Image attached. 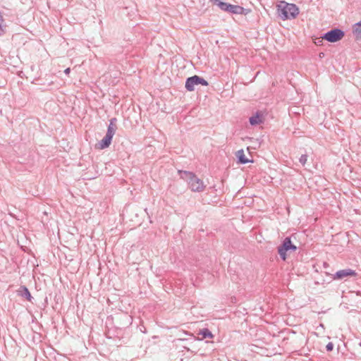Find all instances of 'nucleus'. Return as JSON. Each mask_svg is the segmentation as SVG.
Returning a JSON list of instances; mask_svg holds the SVG:
<instances>
[{"mask_svg": "<svg viewBox=\"0 0 361 361\" xmlns=\"http://www.w3.org/2000/svg\"><path fill=\"white\" fill-rule=\"evenodd\" d=\"M277 13L282 20L293 19L298 15L299 9L294 4L281 1L277 5Z\"/></svg>", "mask_w": 361, "mask_h": 361, "instance_id": "1", "label": "nucleus"}, {"mask_svg": "<svg viewBox=\"0 0 361 361\" xmlns=\"http://www.w3.org/2000/svg\"><path fill=\"white\" fill-rule=\"evenodd\" d=\"M180 176L185 180L188 187L193 192H202L204 189L203 181L197 178L193 173L186 171H179Z\"/></svg>", "mask_w": 361, "mask_h": 361, "instance_id": "2", "label": "nucleus"}, {"mask_svg": "<svg viewBox=\"0 0 361 361\" xmlns=\"http://www.w3.org/2000/svg\"><path fill=\"white\" fill-rule=\"evenodd\" d=\"M116 121L115 118H111L110 120V123L108 126L107 131L106 135L104 138L99 142V148L103 149L107 148L111 142L112 138L116 132V125L114 122Z\"/></svg>", "mask_w": 361, "mask_h": 361, "instance_id": "3", "label": "nucleus"}, {"mask_svg": "<svg viewBox=\"0 0 361 361\" xmlns=\"http://www.w3.org/2000/svg\"><path fill=\"white\" fill-rule=\"evenodd\" d=\"M297 247L294 245L290 240V238L286 237L281 245L278 247V252L283 260L286 259V252L289 250L295 251Z\"/></svg>", "mask_w": 361, "mask_h": 361, "instance_id": "4", "label": "nucleus"}, {"mask_svg": "<svg viewBox=\"0 0 361 361\" xmlns=\"http://www.w3.org/2000/svg\"><path fill=\"white\" fill-rule=\"evenodd\" d=\"M344 35V31L338 28H334L324 33L322 39L329 42H336L341 39Z\"/></svg>", "mask_w": 361, "mask_h": 361, "instance_id": "5", "label": "nucleus"}, {"mask_svg": "<svg viewBox=\"0 0 361 361\" xmlns=\"http://www.w3.org/2000/svg\"><path fill=\"white\" fill-rule=\"evenodd\" d=\"M221 10L233 14H242L244 11V8L242 6L233 5L226 2L221 4Z\"/></svg>", "mask_w": 361, "mask_h": 361, "instance_id": "6", "label": "nucleus"}, {"mask_svg": "<svg viewBox=\"0 0 361 361\" xmlns=\"http://www.w3.org/2000/svg\"><path fill=\"white\" fill-rule=\"evenodd\" d=\"M198 80V75H193L187 78L185 85L186 90L190 92L193 91L195 90V85H199Z\"/></svg>", "mask_w": 361, "mask_h": 361, "instance_id": "7", "label": "nucleus"}, {"mask_svg": "<svg viewBox=\"0 0 361 361\" xmlns=\"http://www.w3.org/2000/svg\"><path fill=\"white\" fill-rule=\"evenodd\" d=\"M356 273L350 269L338 271L334 276V279H341L349 276H355Z\"/></svg>", "mask_w": 361, "mask_h": 361, "instance_id": "8", "label": "nucleus"}, {"mask_svg": "<svg viewBox=\"0 0 361 361\" xmlns=\"http://www.w3.org/2000/svg\"><path fill=\"white\" fill-rule=\"evenodd\" d=\"M249 121L252 126H256L263 123L262 114L259 111H257L253 116L250 117Z\"/></svg>", "mask_w": 361, "mask_h": 361, "instance_id": "9", "label": "nucleus"}, {"mask_svg": "<svg viewBox=\"0 0 361 361\" xmlns=\"http://www.w3.org/2000/svg\"><path fill=\"white\" fill-rule=\"evenodd\" d=\"M236 156L238 162L240 164H245L252 161L245 157L243 149L238 150L236 153Z\"/></svg>", "mask_w": 361, "mask_h": 361, "instance_id": "10", "label": "nucleus"}, {"mask_svg": "<svg viewBox=\"0 0 361 361\" xmlns=\"http://www.w3.org/2000/svg\"><path fill=\"white\" fill-rule=\"evenodd\" d=\"M199 334L200 335H202V338H213L214 336L212 334V333L211 332V331L207 329V328H204V329H202L201 330H200L199 331Z\"/></svg>", "mask_w": 361, "mask_h": 361, "instance_id": "11", "label": "nucleus"}, {"mask_svg": "<svg viewBox=\"0 0 361 361\" xmlns=\"http://www.w3.org/2000/svg\"><path fill=\"white\" fill-rule=\"evenodd\" d=\"M353 33L357 35V37H361V20L355 24Z\"/></svg>", "mask_w": 361, "mask_h": 361, "instance_id": "12", "label": "nucleus"}, {"mask_svg": "<svg viewBox=\"0 0 361 361\" xmlns=\"http://www.w3.org/2000/svg\"><path fill=\"white\" fill-rule=\"evenodd\" d=\"M24 297H25L28 301L33 302H32V300L34 299L33 297L31 295L29 290L25 286H24Z\"/></svg>", "mask_w": 361, "mask_h": 361, "instance_id": "13", "label": "nucleus"}, {"mask_svg": "<svg viewBox=\"0 0 361 361\" xmlns=\"http://www.w3.org/2000/svg\"><path fill=\"white\" fill-rule=\"evenodd\" d=\"M307 154L301 155V157L299 159V161L302 166H305V164L307 163Z\"/></svg>", "mask_w": 361, "mask_h": 361, "instance_id": "14", "label": "nucleus"}, {"mask_svg": "<svg viewBox=\"0 0 361 361\" xmlns=\"http://www.w3.org/2000/svg\"><path fill=\"white\" fill-rule=\"evenodd\" d=\"M198 82H199V85H202L203 86H207L208 85V82L204 80L203 78H201L199 76V80H198Z\"/></svg>", "mask_w": 361, "mask_h": 361, "instance_id": "15", "label": "nucleus"}, {"mask_svg": "<svg viewBox=\"0 0 361 361\" xmlns=\"http://www.w3.org/2000/svg\"><path fill=\"white\" fill-rule=\"evenodd\" d=\"M212 2H213L215 5L218 6L219 8H221V4H224V2L221 1V0H210Z\"/></svg>", "mask_w": 361, "mask_h": 361, "instance_id": "16", "label": "nucleus"}, {"mask_svg": "<svg viewBox=\"0 0 361 361\" xmlns=\"http://www.w3.org/2000/svg\"><path fill=\"white\" fill-rule=\"evenodd\" d=\"M334 348V345L331 342L329 343L326 346V349L327 351H331Z\"/></svg>", "mask_w": 361, "mask_h": 361, "instance_id": "17", "label": "nucleus"}, {"mask_svg": "<svg viewBox=\"0 0 361 361\" xmlns=\"http://www.w3.org/2000/svg\"><path fill=\"white\" fill-rule=\"evenodd\" d=\"M322 37L321 38H319L317 41L315 42V44H319L322 42Z\"/></svg>", "mask_w": 361, "mask_h": 361, "instance_id": "18", "label": "nucleus"}, {"mask_svg": "<svg viewBox=\"0 0 361 361\" xmlns=\"http://www.w3.org/2000/svg\"><path fill=\"white\" fill-rule=\"evenodd\" d=\"M70 71H71V68H67L66 69H65L64 73L66 74H69Z\"/></svg>", "mask_w": 361, "mask_h": 361, "instance_id": "19", "label": "nucleus"}, {"mask_svg": "<svg viewBox=\"0 0 361 361\" xmlns=\"http://www.w3.org/2000/svg\"><path fill=\"white\" fill-rule=\"evenodd\" d=\"M17 293H18V295H23V292H22L20 290H18L17 291Z\"/></svg>", "mask_w": 361, "mask_h": 361, "instance_id": "20", "label": "nucleus"}, {"mask_svg": "<svg viewBox=\"0 0 361 361\" xmlns=\"http://www.w3.org/2000/svg\"><path fill=\"white\" fill-rule=\"evenodd\" d=\"M360 345L361 346V342L360 343Z\"/></svg>", "mask_w": 361, "mask_h": 361, "instance_id": "21", "label": "nucleus"}]
</instances>
